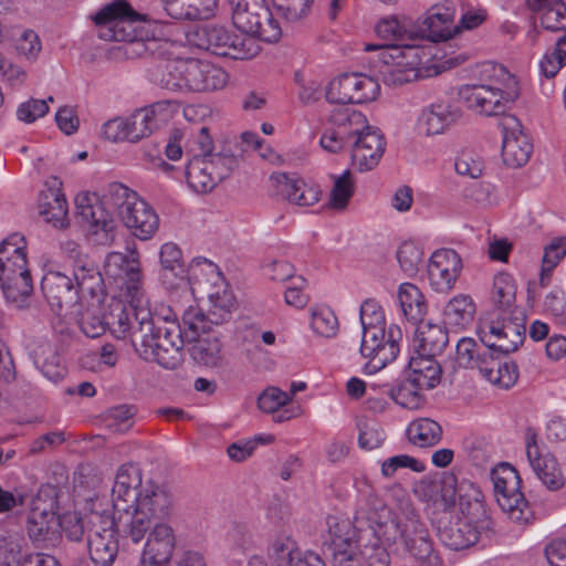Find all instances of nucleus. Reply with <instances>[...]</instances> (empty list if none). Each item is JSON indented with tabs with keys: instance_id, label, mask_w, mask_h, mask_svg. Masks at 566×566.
<instances>
[{
	"instance_id": "nucleus-33",
	"label": "nucleus",
	"mask_w": 566,
	"mask_h": 566,
	"mask_svg": "<svg viewBox=\"0 0 566 566\" xmlns=\"http://www.w3.org/2000/svg\"><path fill=\"white\" fill-rule=\"evenodd\" d=\"M122 221L139 240L153 238L159 228L158 214L142 198L138 199L130 210L126 209Z\"/></svg>"
},
{
	"instance_id": "nucleus-16",
	"label": "nucleus",
	"mask_w": 566,
	"mask_h": 566,
	"mask_svg": "<svg viewBox=\"0 0 566 566\" xmlns=\"http://www.w3.org/2000/svg\"><path fill=\"white\" fill-rule=\"evenodd\" d=\"M526 457L536 476L549 491H558L564 488L566 478L554 455L543 454L538 443V434L532 427L525 430Z\"/></svg>"
},
{
	"instance_id": "nucleus-9",
	"label": "nucleus",
	"mask_w": 566,
	"mask_h": 566,
	"mask_svg": "<svg viewBox=\"0 0 566 566\" xmlns=\"http://www.w3.org/2000/svg\"><path fill=\"white\" fill-rule=\"evenodd\" d=\"M491 479L499 506L509 518L518 524H527L533 518L528 501L521 492L522 480L510 464H501L492 470Z\"/></svg>"
},
{
	"instance_id": "nucleus-21",
	"label": "nucleus",
	"mask_w": 566,
	"mask_h": 566,
	"mask_svg": "<svg viewBox=\"0 0 566 566\" xmlns=\"http://www.w3.org/2000/svg\"><path fill=\"white\" fill-rule=\"evenodd\" d=\"M352 166L360 172L378 166L386 149L385 137L380 129L371 127L349 145Z\"/></svg>"
},
{
	"instance_id": "nucleus-12",
	"label": "nucleus",
	"mask_w": 566,
	"mask_h": 566,
	"mask_svg": "<svg viewBox=\"0 0 566 566\" xmlns=\"http://www.w3.org/2000/svg\"><path fill=\"white\" fill-rule=\"evenodd\" d=\"M333 127L321 137V146L329 151L337 153L345 146H349L356 137L370 129L365 115L347 107L335 108L331 115Z\"/></svg>"
},
{
	"instance_id": "nucleus-4",
	"label": "nucleus",
	"mask_w": 566,
	"mask_h": 566,
	"mask_svg": "<svg viewBox=\"0 0 566 566\" xmlns=\"http://www.w3.org/2000/svg\"><path fill=\"white\" fill-rule=\"evenodd\" d=\"M484 83L468 84L459 96L468 108L486 116H505L507 104L518 97L517 81L503 65L489 62L482 65Z\"/></svg>"
},
{
	"instance_id": "nucleus-52",
	"label": "nucleus",
	"mask_w": 566,
	"mask_h": 566,
	"mask_svg": "<svg viewBox=\"0 0 566 566\" xmlns=\"http://www.w3.org/2000/svg\"><path fill=\"white\" fill-rule=\"evenodd\" d=\"M187 136L186 149L192 156H213V139L206 126H191L182 130Z\"/></svg>"
},
{
	"instance_id": "nucleus-46",
	"label": "nucleus",
	"mask_w": 566,
	"mask_h": 566,
	"mask_svg": "<svg viewBox=\"0 0 566 566\" xmlns=\"http://www.w3.org/2000/svg\"><path fill=\"white\" fill-rule=\"evenodd\" d=\"M60 490L53 484H43L32 496L29 504V514L36 516L59 517Z\"/></svg>"
},
{
	"instance_id": "nucleus-43",
	"label": "nucleus",
	"mask_w": 566,
	"mask_h": 566,
	"mask_svg": "<svg viewBox=\"0 0 566 566\" xmlns=\"http://www.w3.org/2000/svg\"><path fill=\"white\" fill-rule=\"evenodd\" d=\"M398 301L406 318L421 323L427 314V304L421 291L412 283H402L398 291Z\"/></svg>"
},
{
	"instance_id": "nucleus-5",
	"label": "nucleus",
	"mask_w": 566,
	"mask_h": 566,
	"mask_svg": "<svg viewBox=\"0 0 566 566\" xmlns=\"http://www.w3.org/2000/svg\"><path fill=\"white\" fill-rule=\"evenodd\" d=\"M190 41L199 49L233 60H248L258 52L253 39L235 34L214 23L198 25L190 34Z\"/></svg>"
},
{
	"instance_id": "nucleus-30",
	"label": "nucleus",
	"mask_w": 566,
	"mask_h": 566,
	"mask_svg": "<svg viewBox=\"0 0 566 566\" xmlns=\"http://www.w3.org/2000/svg\"><path fill=\"white\" fill-rule=\"evenodd\" d=\"M188 92H211L222 88L228 75L219 66L206 61L187 60Z\"/></svg>"
},
{
	"instance_id": "nucleus-58",
	"label": "nucleus",
	"mask_w": 566,
	"mask_h": 566,
	"mask_svg": "<svg viewBox=\"0 0 566 566\" xmlns=\"http://www.w3.org/2000/svg\"><path fill=\"white\" fill-rule=\"evenodd\" d=\"M388 528H394L399 532L403 545H407L408 542L419 539L420 536L424 537L429 535L424 524L421 523L415 514L406 516L405 520H400L397 523L389 520Z\"/></svg>"
},
{
	"instance_id": "nucleus-19",
	"label": "nucleus",
	"mask_w": 566,
	"mask_h": 566,
	"mask_svg": "<svg viewBox=\"0 0 566 566\" xmlns=\"http://www.w3.org/2000/svg\"><path fill=\"white\" fill-rule=\"evenodd\" d=\"M453 24V10L449 7L434 6L429 9L426 15L410 25V36L413 40L441 41L448 40L457 32L459 27Z\"/></svg>"
},
{
	"instance_id": "nucleus-35",
	"label": "nucleus",
	"mask_w": 566,
	"mask_h": 566,
	"mask_svg": "<svg viewBox=\"0 0 566 566\" xmlns=\"http://www.w3.org/2000/svg\"><path fill=\"white\" fill-rule=\"evenodd\" d=\"M78 293V303L105 302L106 291L103 276L97 265L92 261L73 272Z\"/></svg>"
},
{
	"instance_id": "nucleus-44",
	"label": "nucleus",
	"mask_w": 566,
	"mask_h": 566,
	"mask_svg": "<svg viewBox=\"0 0 566 566\" xmlns=\"http://www.w3.org/2000/svg\"><path fill=\"white\" fill-rule=\"evenodd\" d=\"M0 285L4 297L15 303L19 307L33 292V283L29 270L12 273L0 279Z\"/></svg>"
},
{
	"instance_id": "nucleus-34",
	"label": "nucleus",
	"mask_w": 566,
	"mask_h": 566,
	"mask_svg": "<svg viewBox=\"0 0 566 566\" xmlns=\"http://www.w3.org/2000/svg\"><path fill=\"white\" fill-rule=\"evenodd\" d=\"M461 117L459 108L448 103H433L422 109L419 129L427 136L442 134Z\"/></svg>"
},
{
	"instance_id": "nucleus-25",
	"label": "nucleus",
	"mask_w": 566,
	"mask_h": 566,
	"mask_svg": "<svg viewBox=\"0 0 566 566\" xmlns=\"http://www.w3.org/2000/svg\"><path fill=\"white\" fill-rule=\"evenodd\" d=\"M21 542L15 535H0V566H61L52 555L23 552Z\"/></svg>"
},
{
	"instance_id": "nucleus-31",
	"label": "nucleus",
	"mask_w": 566,
	"mask_h": 566,
	"mask_svg": "<svg viewBox=\"0 0 566 566\" xmlns=\"http://www.w3.org/2000/svg\"><path fill=\"white\" fill-rule=\"evenodd\" d=\"M271 180L275 184L277 193L291 203L310 207L319 200V189L315 186H308L303 179L281 172L272 175Z\"/></svg>"
},
{
	"instance_id": "nucleus-60",
	"label": "nucleus",
	"mask_w": 566,
	"mask_h": 566,
	"mask_svg": "<svg viewBox=\"0 0 566 566\" xmlns=\"http://www.w3.org/2000/svg\"><path fill=\"white\" fill-rule=\"evenodd\" d=\"M402 338L401 328L397 325H390L387 331V338L375 353H371L376 357V363H382L385 366L396 359L399 353V340Z\"/></svg>"
},
{
	"instance_id": "nucleus-59",
	"label": "nucleus",
	"mask_w": 566,
	"mask_h": 566,
	"mask_svg": "<svg viewBox=\"0 0 566 566\" xmlns=\"http://www.w3.org/2000/svg\"><path fill=\"white\" fill-rule=\"evenodd\" d=\"M423 252L413 242H403L397 251V260L401 270L409 276L415 275L422 263Z\"/></svg>"
},
{
	"instance_id": "nucleus-45",
	"label": "nucleus",
	"mask_w": 566,
	"mask_h": 566,
	"mask_svg": "<svg viewBox=\"0 0 566 566\" xmlns=\"http://www.w3.org/2000/svg\"><path fill=\"white\" fill-rule=\"evenodd\" d=\"M516 284L512 275L501 272L494 276L491 292L493 304L501 310V313L511 312L515 306Z\"/></svg>"
},
{
	"instance_id": "nucleus-40",
	"label": "nucleus",
	"mask_w": 566,
	"mask_h": 566,
	"mask_svg": "<svg viewBox=\"0 0 566 566\" xmlns=\"http://www.w3.org/2000/svg\"><path fill=\"white\" fill-rule=\"evenodd\" d=\"M496 353L489 352L482 364L480 363V374L491 384L507 389L512 387L518 378V369L514 363H501L494 357Z\"/></svg>"
},
{
	"instance_id": "nucleus-1",
	"label": "nucleus",
	"mask_w": 566,
	"mask_h": 566,
	"mask_svg": "<svg viewBox=\"0 0 566 566\" xmlns=\"http://www.w3.org/2000/svg\"><path fill=\"white\" fill-rule=\"evenodd\" d=\"M74 314L81 331L91 338L106 329L118 339L129 338L135 352L147 361H156L167 369L181 359L182 339L176 319L153 315L149 310L111 298L107 312L104 302L78 303Z\"/></svg>"
},
{
	"instance_id": "nucleus-15",
	"label": "nucleus",
	"mask_w": 566,
	"mask_h": 566,
	"mask_svg": "<svg viewBox=\"0 0 566 566\" xmlns=\"http://www.w3.org/2000/svg\"><path fill=\"white\" fill-rule=\"evenodd\" d=\"M385 66L382 81L389 86L410 83L420 76L418 46L415 44L394 45L381 52Z\"/></svg>"
},
{
	"instance_id": "nucleus-51",
	"label": "nucleus",
	"mask_w": 566,
	"mask_h": 566,
	"mask_svg": "<svg viewBox=\"0 0 566 566\" xmlns=\"http://www.w3.org/2000/svg\"><path fill=\"white\" fill-rule=\"evenodd\" d=\"M489 352L484 346L479 347L473 338L463 337L457 343L455 360L460 367L479 369Z\"/></svg>"
},
{
	"instance_id": "nucleus-14",
	"label": "nucleus",
	"mask_w": 566,
	"mask_h": 566,
	"mask_svg": "<svg viewBox=\"0 0 566 566\" xmlns=\"http://www.w3.org/2000/svg\"><path fill=\"white\" fill-rule=\"evenodd\" d=\"M380 91L378 82L363 73H345L334 78L326 98L335 104H363L375 101Z\"/></svg>"
},
{
	"instance_id": "nucleus-3",
	"label": "nucleus",
	"mask_w": 566,
	"mask_h": 566,
	"mask_svg": "<svg viewBox=\"0 0 566 566\" xmlns=\"http://www.w3.org/2000/svg\"><path fill=\"white\" fill-rule=\"evenodd\" d=\"M189 280L192 290L205 295L210 303L207 313L197 307H189L182 315L187 335L195 339L200 332H211L212 326L229 322L235 308V298L218 266L211 261L205 259L192 264L189 269Z\"/></svg>"
},
{
	"instance_id": "nucleus-41",
	"label": "nucleus",
	"mask_w": 566,
	"mask_h": 566,
	"mask_svg": "<svg viewBox=\"0 0 566 566\" xmlns=\"http://www.w3.org/2000/svg\"><path fill=\"white\" fill-rule=\"evenodd\" d=\"M408 377L415 379L416 384L431 389L440 382L441 367L434 356L418 354L409 360Z\"/></svg>"
},
{
	"instance_id": "nucleus-49",
	"label": "nucleus",
	"mask_w": 566,
	"mask_h": 566,
	"mask_svg": "<svg viewBox=\"0 0 566 566\" xmlns=\"http://www.w3.org/2000/svg\"><path fill=\"white\" fill-rule=\"evenodd\" d=\"M475 305L470 296L458 295L450 300L443 310L444 323L451 326H464L474 316Z\"/></svg>"
},
{
	"instance_id": "nucleus-22",
	"label": "nucleus",
	"mask_w": 566,
	"mask_h": 566,
	"mask_svg": "<svg viewBox=\"0 0 566 566\" xmlns=\"http://www.w3.org/2000/svg\"><path fill=\"white\" fill-rule=\"evenodd\" d=\"M171 116L169 102H157L126 117L128 142L137 143L151 135Z\"/></svg>"
},
{
	"instance_id": "nucleus-57",
	"label": "nucleus",
	"mask_w": 566,
	"mask_h": 566,
	"mask_svg": "<svg viewBox=\"0 0 566 566\" xmlns=\"http://www.w3.org/2000/svg\"><path fill=\"white\" fill-rule=\"evenodd\" d=\"M282 19L289 23L304 20L311 10L314 0H272Z\"/></svg>"
},
{
	"instance_id": "nucleus-8",
	"label": "nucleus",
	"mask_w": 566,
	"mask_h": 566,
	"mask_svg": "<svg viewBox=\"0 0 566 566\" xmlns=\"http://www.w3.org/2000/svg\"><path fill=\"white\" fill-rule=\"evenodd\" d=\"M238 167V155L221 150L213 156H192L186 166L189 187L198 193L213 190Z\"/></svg>"
},
{
	"instance_id": "nucleus-17",
	"label": "nucleus",
	"mask_w": 566,
	"mask_h": 566,
	"mask_svg": "<svg viewBox=\"0 0 566 566\" xmlns=\"http://www.w3.org/2000/svg\"><path fill=\"white\" fill-rule=\"evenodd\" d=\"M137 20L167 23L165 20L148 19L147 15H142L135 12L134 9L124 0H116L104 6L94 15L95 24L102 29L99 36L106 41L126 40L124 23Z\"/></svg>"
},
{
	"instance_id": "nucleus-28",
	"label": "nucleus",
	"mask_w": 566,
	"mask_h": 566,
	"mask_svg": "<svg viewBox=\"0 0 566 566\" xmlns=\"http://www.w3.org/2000/svg\"><path fill=\"white\" fill-rule=\"evenodd\" d=\"M105 272L113 277L125 280L128 293L136 297L142 283L139 255L133 252L129 256L122 252H111L105 259Z\"/></svg>"
},
{
	"instance_id": "nucleus-32",
	"label": "nucleus",
	"mask_w": 566,
	"mask_h": 566,
	"mask_svg": "<svg viewBox=\"0 0 566 566\" xmlns=\"http://www.w3.org/2000/svg\"><path fill=\"white\" fill-rule=\"evenodd\" d=\"M61 182L52 178L51 185L39 196V213L43 219L55 228L67 226V201L61 191Z\"/></svg>"
},
{
	"instance_id": "nucleus-63",
	"label": "nucleus",
	"mask_w": 566,
	"mask_h": 566,
	"mask_svg": "<svg viewBox=\"0 0 566 566\" xmlns=\"http://www.w3.org/2000/svg\"><path fill=\"white\" fill-rule=\"evenodd\" d=\"M160 264L165 275L170 272L174 276H181L185 273L182 252L175 243H165L159 253Z\"/></svg>"
},
{
	"instance_id": "nucleus-39",
	"label": "nucleus",
	"mask_w": 566,
	"mask_h": 566,
	"mask_svg": "<svg viewBox=\"0 0 566 566\" xmlns=\"http://www.w3.org/2000/svg\"><path fill=\"white\" fill-rule=\"evenodd\" d=\"M177 324L179 325V328H181L178 322ZM207 333L208 332H200L195 339H191L187 335V327L184 331L180 329L182 339L181 348H184L185 342H193L195 344L191 347V356L193 359L205 366L216 367L221 360V343L216 336L212 338L202 337V335ZM180 355L182 356V349H180ZM180 361H182V358ZM180 364L181 363H179L174 369H176Z\"/></svg>"
},
{
	"instance_id": "nucleus-6",
	"label": "nucleus",
	"mask_w": 566,
	"mask_h": 566,
	"mask_svg": "<svg viewBox=\"0 0 566 566\" xmlns=\"http://www.w3.org/2000/svg\"><path fill=\"white\" fill-rule=\"evenodd\" d=\"M526 316L522 308L501 313L495 319L480 325V342L490 352L507 355L518 349L525 339Z\"/></svg>"
},
{
	"instance_id": "nucleus-53",
	"label": "nucleus",
	"mask_w": 566,
	"mask_h": 566,
	"mask_svg": "<svg viewBox=\"0 0 566 566\" xmlns=\"http://www.w3.org/2000/svg\"><path fill=\"white\" fill-rule=\"evenodd\" d=\"M160 85L172 92H188L187 60H177L167 63L160 78Z\"/></svg>"
},
{
	"instance_id": "nucleus-27",
	"label": "nucleus",
	"mask_w": 566,
	"mask_h": 566,
	"mask_svg": "<svg viewBox=\"0 0 566 566\" xmlns=\"http://www.w3.org/2000/svg\"><path fill=\"white\" fill-rule=\"evenodd\" d=\"M269 557L274 566H325L318 555L302 552L290 536L275 538L269 547Z\"/></svg>"
},
{
	"instance_id": "nucleus-42",
	"label": "nucleus",
	"mask_w": 566,
	"mask_h": 566,
	"mask_svg": "<svg viewBox=\"0 0 566 566\" xmlns=\"http://www.w3.org/2000/svg\"><path fill=\"white\" fill-rule=\"evenodd\" d=\"M528 6L541 12V24L546 30H566V4L562 0H527Z\"/></svg>"
},
{
	"instance_id": "nucleus-29",
	"label": "nucleus",
	"mask_w": 566,
	"mask_h": 566,
	"mask_svg": "<svg viewBox=\"0 0 566 566\" xmlns=\"http://www.w3.org/2000/svg\"><path fill=\"white\" fill-rule=\"evenodd\" d=\"M438 536L441 543L452 551H461L471 547L479 539V530L473 526V520L469 516L457 517L447 523L439 522Z\"/></svg>"
},
{
	"instance_id": "nucleus-37",
	"label": "nucleus",
	"mask_w": 566,
	"mask_h": 566,
	"mask_svg": "<svg viewBox=\"0 0 566 566\" xmlns=\"http://www.w3.org/2000/svg\"><path fill=\"white\" fill-rule=\"evenodd\" d=\"M449 343L448 331L444 326L431 323H419L413 346L417 354H426L427 356L440 355Z\"/></svg>"
},
{
	"instance_id": "nucleus-18",
	"label": "nucleus",
	"mask_w": 566,
	"mask_h": 566,
	"mask_svg": "<svg viewBox=\"0 0 566 566\" xmlns=\"http://www.w3.org/2000/svg\"><path fill=\"white\" fill-rule=\"evenodd\" d=\"M499 126L503 133L502 158L512 168L524 166L531 157L533 145L523 132L520 119L514 115L501 117Z\"/></svg>"
},
{
	"instance_id": "nucleus-24",
	"label": "nucleus",
	"mask_w": 566,
	"mask_h": 566,
	"mask_svg": "<svg viewBox=\"0 0 566 566\" xmlns=\"http://www.w3.org/2000/svg\"><path fill=\"white\" fill-rule=\"evenodd\" d=\"M128 469H134L137 471L140 475V470L133 465V464H123L117 470L114 484L112 488V500L108 501L106 496H99L95 495L94 497H91L86 501V520H87V530L88 528H98L102 530V527H118V518H119V511L117 507H115V496H114V490L117 484V481L119 479V474Z\"/></svg>"
},
{
	"instance_id": "nucleus-55",
	"label": "nucleus",
	"mask_w": 566,
	"mask_h": 566,
	"mask_svg": "<svg viewBox=\"0 0 566 566\" xmlns=\"http://www.w3.org/2000/svg\"><path fill=\"white\" fill-rule=\"evenodd\" d=\"M566 255V238L554 239L544 250L542 259V272L539 284L544 287L548 284L552 271Z\"/></svg>"
},
{
	"instance_id": "nucleus-50",
	"label": "nucleus",
	"mask_w": 566,
	"mask_h": 566,
	"mask_svg": "<svg viewBox=\"0 0 566 566\" xmlns=\"http://www.w3.org/2000/svg\"><path fill=\"white\" fill-rule=\"evenodd\" d=\"M427 389L418 384L415 379L407 377L395 389H391L390 395L396 403L403 408L415 410L423 403L422 390Z\"/></svg>"
},
{
	"instance_id": "nucleus-26",
	"label": "nucleus",
	"mask_w": 566,
	"mask_h": 566,
	"mask_svg": "<svg viewBox=\"0 0 566 566\" xmlns=\"http://www.w3.org/2000/svg\"><path fill=\"white\" fill-rule=\"evenodd\" d=\"M117 527L87 530V551L95 566H112L118 555Z\"/></svg>"
},
{
	"instance_id": "nucleus-13",
	"label": "nucleus",
	"mask_w": 566,
	"mask_h": 566,
	"mask_svg": "<svg viewBox=\"0 0 566 566\" xmlns=\"http://www.w3.org/2000/svg\"><path fill=\"white\" fill-rule=\"evenodd\" d=\"M390 518L389 509L381 502L375 506V511L367 515L370 523L369 527L361 534V544L359 546V558L365 559L368 566H389L390 556L387 549L380 543V536H386L387 541H396V537H389L388 522Z\"/></svg>"
},
{
	"instance_id": "nucleus-64",
	"label": "nucleus",
	"mask_w": 566,
	"mask_h": 566,
	"mask_svg": "<svg viewBox=\"0 0 566 566\" xmlns=\"http://www.w3.org/2000/svg\"><path fill=\"white\" fill-rule=\"evenodd\" d=\"M311 325L317 335L327 338L334 337L338 331L337 317L329 308L314 311Z\"/></svg>"
},
{
	"instance_id": "nucleus-48",
	"label": "nucleus",
	"mask_w": 566,
	"mask_h": 566,
	"mask_svg": "<svg viewBox=\"0 0 566 566\" xmlns=\"http://www.w3.org/2000/svg\"><path fill=\"white\" fill-rule=\"evenodd\" d=\"M138 199L140 198L134 190L123 184L112 182L107 186L101 202L116 210L122 219L126 209L130 210Z\"/></svg>"
},
{
	"instance_id": "nucleus-56",
	"label": "nucleus",
	"mask_w": 566,
	"mask_h": 566,
	"mask_svg": "<svg viewBox=\"0 0 566 566\" xmlns=\"http://www.w3.org/2000/svg\"><path fill=\"white\" fill-rule=\"evenodd\" d=\"M354 195V182L352 172L344 171L340 176L334 177V185L331 190L328 206L334 210H344Z\"/></svg>"
},
{
	"instance_id": "nucleus-61",
	"label": "nucleus",
	"mask_w": 566,
	"mask_h": 566,
	"mask_svg": "<svg viewBox=\"0 0 566 566\" xmlns=\"http://www.w3.org/2000/svg\"><path fill=\"white\" fill-rule=\"evenodd\" d=\"M357 427L359 430L358 443L360 448L373 450L381 446L385 440V434L377 421L360 419Z\"/></svg>"
},
{
	"instance_id": "nucleus-23",
	"label": "nucleus",
	"mask_w": 566,
	"mask_h": 566,
	"mask_svg": "<svg viewBox=\"0 0 566 566\" xmlns=\"http://www.w3.org/2000/svg\"><path fill=\"white\" fill-rule=\"evenodd\" d=\"M462 270V260L452 249H440L432 253L428 263V277L438 292L451 290Z\"/></svg>"
},
{
	"instance_id": "nucleus-10",
	"label": "nucleus",
	"mask_w": 566,
	"mask_h": 566,
	"mask_svg": "<svg viewBox=\"0 0 566 566\" xmlns=\"http://www.w3.org/2000/svg\"><path fill=\"white\" fill-rule=\"evenodd\" d=\"M328 538L325 549L332 557L333 566H363L357 551L361 544V534L348 518L327 517Z\"/></svg>"
},
{
	"instance_id": "nucleus-38",
	"label": "nucleus",
	"mask_w": 566,
	"mask_h": 566,
	"mask_svg": "<svg viewBox=\"0 0 566 566\" xmlns=\"http://www.w3.org/2000/svg\"><path fill=\"white\" fill-rule=\"evenodd\" d=\"M216 4V0H165L163 8L174 20L197 21L208 19Z\"/></svg>"
},
{
	"instance_id": "nucleus-2",
	"label": "nucleus",
	"mask_w": 566,
	"mask_h": 566,
	"mask_svg": "<svg viewBox=\"0 0 566 566\" xmlns=\"http://www.w3.org/2000/svg\"><path fill=\"white\" fill-rule=\"evenodd\" d=\"M114 496L122 534L137 544L148 533L140 564L167 566L176 546L175 532L165 522L172 510L168 491L151 482L143 484L142 475L128 469L119 474Z\"/></svg>"
},
{
	"instance_id": "nucleus-62",
	"label": "nucleus",
	"mask_w": 566,
	"mask_h": 566,
	"mask_svg": "<svg viewBox=\"0 0 566 566\" xmlns=\"http://www.w3.org/2000/svg\"><path fill=\"white\" fill-rule=\"evenodd\" d=\"M405 548L423 566H440L441 560L436 554L432 542L428 536L419 537L415 542H408Z\"/></svg>"
},
{
	"instance_id": "nucleus-20",
	"label": "nucleus",
	"mask_w": 566,
	"mask_h": 566,
	"mask_svg": "<svg viewBox=\"0 0 566 566\" xmlns=\"http://www.w3.org/2000/svg\"><path fill=\"white\" fill-rule=\"evenodd\" d=\"M41 291L51 308L61 312L73 308L78 304V293L74 276L60 271H49L41 281Z\"/></svg>"
},
{
	"instance_id": "nucleus-36",
	"label": "nucleus",
	"mask_w": 566,
	"mask_h": 566,
	"mask_svg": "<svg viewBox=\"0 0 566 566\" xmlns=\"http://www.w3.org/2000/svg\"><path fill=\"white\" fill-rule=\"evenodd\" d=\"M59 517L27 515L25 530L31 542L41 548L54 547L61 541Z\"/></svg>"
},
{
	"instance_id": "nucleus-7",
	"label": "nucleus",
	"mask_w": 566,
	"mask_h": 566,
	"mask_svg": "<svg viewBox=\"0 0 566 566\" xmlns=\"http://www.w3.org/2000/svg\"><path fill=\"white\" fill-rule=\"evenodd\" d=\"M233 25L241 32L265 42H275L282 31L273 19L266 0H228Z\"/></svg>"
},
{
	"instance_id": "nucleus-54",
	"label": "nucleus",
	"mask_w": 566,
	"mask_h": 566,
	"mask_svg": "<svg viewBox=\"0 0 566 566\" xmlns=\"http://www.w3.org/2000/svg\"><path fill=\"white\" fill-rule=\"evenodd\" d=\"M222 542L229 551L243 552L251 544V532L243 522H229L223 527Z\"/></svg>"
},
{
	"instance_id": "nucleus-11",
	"label": "nucleus",
	"mask_w": 566,
	"mask_h": 566,
	"mask_svg": "<svg viewBox=\"0 0 566 566\" xmlns=\"http://www.w3.org/2000/svg\"><path fill=\"white\" fill-rule=\"evenodd\" d=\"M77 216L86 235L96 245H109L116 235V221L96 195L82 193L75 198Z\"/></svg>"
},
{
	"instance_id": "nucleus-47",
	"label": "nucleus",
	"mask_w": 566,
	"mask_h": 566,
	"mask_svg": "<svg viewBox=\"0 0 566 566\" xmlns=\"http://www.w3.org/2000/svg\"><path fill=\"white\" fill-rule=\"evenodd\" d=\"M409 440L421 448L436 446L442 437L441 426L429 418L412 421L408 428Z\"/></svg>"
}]
</instances>
